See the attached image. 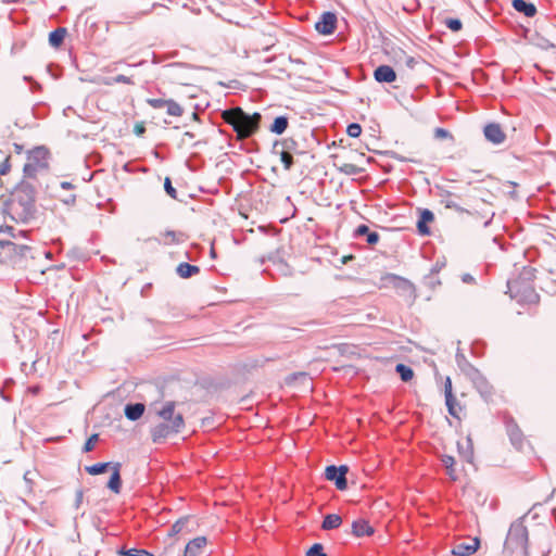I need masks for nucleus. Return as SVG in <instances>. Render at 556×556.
I'll return each mask as SVG.
<instances>
[{
  "label": "nucleus",
  "mask_w": 556,
  "mask_h": 556,
  "mask_svg": "<svg viewBox=\"0 0 556 556\" xmlns=\"http://www.w3.org/2000/svg\"><path fill=\"white\" fill-rule=\"evenodd\" d=\"M36 190L34 186L25 180L18 182L10 199L3 201L2 213L12 220L28 224L36 214Z\"/></svg>",
  "instance_id": "1"
},
{
  "label": "nucleus",
  "mask_w": 556,
  "mask_h": 556,
  "mask_svg": "<svg viewBox=\"0 0 556 556\" xmlns=\"http://www.w3.org/2000/svg\"><path fill=\"white\" fill-rule=\"evenodd\" d=\"M222 118L232 127L238 139H245L252 137L258 130L262 115L258 112L249 114L240 106H235L224 110Z\"/></svg>",
  "instance_id": "2"
},
{
  "label": "nucleus",
  "mask_w": 556,
  "mask_h": 556,
  "mask_svg": "<svg viewBox=\"0 0 556 556\" xmlns=\"http://www.w3.org/2000/svg\"><path fill=\"white\" fill-rule=\"evenodd\" d=\"M528 529L522 517L510 525L504 543V551L511 554L518 552L521 556H528Z\"/></svg>",
  "instance_id": "3"
},
{
  "label": "nucleus",
  "mask_w": 556,
  "mask_h": 556,
  "mask_svg": "<svg viewBox=\"0 0 556 556\" xmlns=\"http://www.w3.org/2000/svg\"><path fill=\"white\" fill-rule=\"evenodd\" d=\"M185 428V419L181 413H178L172 422H160L150 430L151 440L155 444L163 443L167 438L180 433Z\"/></svg>",
  "instance_id": "4"
},
{
  "label": "nucleus",
  "mask_w": 556,
  "mask_h": 556,
  "mask_svg": "<svg viewBox=\"0 0 556 556\" xmlns=\"http://www.w3.org/2000/svg\"><path fill=\"white\" fill-rule=\"evenodd\" d=\"M350 468L348 465H328L325 468V478L334 483L336 488L340 491L348 489L346 473Z\"/></svg>",
  "instance_id": "5"
},
{
  "label": "nucleus",
  "mask_w": 556,
  "mask_h": 556,
  "mask_svg": "<svg viewBox=\"0 0 556 556\" xmlns=\"http://www.w3.org/2000/svg\"><path fill=\"white\" fill-rule=\"evenodd\" d=\"M467 378L485 402H489L492 399L494 393L493 386L478 368Z\"/></svg>",
  "instance_id": "6"
},
{
  "label": "nucleus",
  "mask_w": 556,
  "mask_h": 556,
  "mask_svg": "<svg viewBox=\"0 0 556 556\" xmlns=\"http://www.w3.org/2000/svg\"><path fill=\"white\" fill-rule=\"evenodd\" d=\"M338 25L337 14L332 11H325L315 23V30L323 36L332 35Z\"/></svg>",
  "instance_id": "7"
},
{
  "label": "nucleus",
  "mask_w": 556,
  "mask_h": 556,
  "mask_svg": "<svg viewBox=\"0 0 556 556\" xmlns=\"http://www.w3.org/2000/svg\"><path fill=\"white\" fill-rule=\"evenodd\" d=\"M387 279L392 283V286L397 290V292L407 298L410 302L416 300V289L415 286L406 278L397 276L395 274H389Z\"/></svg>",
  "instance_id": "8"
},
{
  "label": "nucleus",
  "mask_w": 556,
  "mask_h": 556,
  "mask_svg": "<svg viewBox=\"0 0 556 556\" xmlns=\"http://www.w3.org/2000/svg\"><path fill=\"white\" fill-rule=\"evenodd\" d=\"M483 135L489 142L496 146L503 143L506 140V134L503 130L501 124L495 122L488 123L483 127Z\"/></svg>",
  "instance_id": "9"
},
{
  "label": "nucleus",
  "mask_w": 556,
  "mask_h": 556,
  "mask_svg": "<svg viewBox=\"0 0 556 556\" xmlns=\"http://www.w3.org/2000/svg\"><path fill=\"white\" fill-rule=\"evenodd\" d=\"M506 432L509 437L510 443L517 448L521 450L523 445V433L513 417L505 418Z\"/></svg>",
  "instance_id": "10"
},
{
  "label": "nucleus",
  "mask_w": 556,
  "mask_h": 556,
  "mask_svg": "<svg viewBox=\"0 0 556 556\" xmlns=\"http://www.w3.org/2000/svg\"><path fill=\"white\" fill-rule=\"evenodd\" d=\"M434 220V214L429 208H418V219L416 224L417 232L420 236H430L431 230L428 226Z\"/></svg>",
  "instance_id": "11"
},
{
  "label": "nucleus",
  "mask_w": 556,
  "mask_h": 556,
  "mask_svg": "<svg viewBox=\"0 0 556 556\" xmlns=\"http://www.w3.org/2000/svg\"><path fill=\"white\" fill-rule=\"evenodd\" d=\"M48 156L49 151L43 146L35 147L33 150L27 152L28 162L36 164L39 168H48Z\"/></svg>",
  "instance_id": "12"
},
{
  "label": "nucleus",
  "mask_w": 556,
  "mask_h": 556,
  "mask_svg": "<svg viewBox=\"0 0 556 556\" xmlns=\"http://www.w3.org/2000/svg\"><path fill=\"white\" fill-rule=\"evenodd\" d=\"M480 547V540L475 538L470 543L468 542H457L454 544L452 548V554L455 556H470L477 552Z\"/></svg>",
  "instance_id": "13"
},
{
  "label": "nucleus",
  "mask_w": 556,
  "mask_h": 556,
  "mask_svg": "<svg viewBox=\"0 0 556 556\" xmlns=\"http://www.w3.org/2000/svg\"><path fill=\"white\" fill-rule=\"evenodd\" d=\"M374 78L380 84H391L396 80V72L390 65H379L374 71Z\"/></svg>",
  "instance_id": "14"
},
{
  "label": "nucleus",
  "mask_w": 556,
  "mask_h": 556,
  "mask_svg": "<svg viewBox=\"0 0 556 556\" xmlns=\"http://www.w3.org/2000/svg\"><path fill=\"white\" fill-rule=\"evenodd\" d=\"M121 468L122 464L116 462L111 468L112 472L106 483V488L114 494H119L122 491L123 481L121 477Z\"/></svg>",
  "instance_id": "15"
},
{
  "label": "nucleus",
  "mask_w": 556,
  "mask_h": 556,
  "mask_svg": "<svg viewBox=\"0 0 556 556\" xmlns=\"http://www.w3.org/2000/svg\"><path fill=\"white\" fill-rule=\"evenodd\" d=\"M375 533V529L365 519H356L352 522V534L356 538L370 536Z\"/></svg>",
  "instance_id": "16"
},
{
  "label": "nucleus",
  "mask_w": 556,
  "mask_h": 556,
  "mask_svg": "<svg viewBox=\"0 0 556 556\" xmlns=\"http://www.w3.org/2000/svg\"><path fill=\"white\" fill-rule=\"evenodd\" d=\"M146 410V405L141 402L127 403L124 407V415L130 421L139 420Z\"/></svg>",
  "instance_id": "17"
},
{
  "label": "nucleus",
  "mask_w": 556,
  "mask_h": 556,
  "mask_svg": "<svg viewBox=\"0 0 556 556\" xmlns=\"http://www.w3.org/2000/svg\"><path fill=\"white\" fill-rule=\"evenodd\" d=\"M353 236H354V238L366 237V242L369 245L377 244L379 242V239H380L379 233L377 231L370 230V228L367 225H365V224L358 225L354 229Z\"/></svg>",
  "instance_id": "18"
},
{
  "label": "nucleus",
  "mask_w": 556,
  "mask_h": 556,
  "mask_svg": "<svg viewBox=\"0 0 556 556\" xmlns=\"http://www.w3.org/2000/svg\"><path fill=\"white\" fill-rule=\"evenodd\" d=\"M207 539L205 536H197L189 541L185 547L184 556H199L201 551L206 546Z\"/></svg>",
  "instance_id": "19"
},
{
  "label": "nucleus",
  "mask_w": 556,
  "mask_h": 556,
  "mask_svg": "<svg viewBox=\"0 0 556 556\" xmlns=\"http://www.w3.org/2000/svg\"><path fill=\"white\" fill-rule=\"evenodd\" d=\"M511 7L527 17H533L538 13L535 4L528 0H511Z\"/></svg>",
  "instance_id": "20"
},
{
  "label": "nucleus",
  "mask_w": 556,
  "mask_h": 556,
  "mask_svg": "<svg viewBox=\"0 0 556 556\" xmlns=\"http://www.w3.org/2000/svg\"><path fill=\"white\" fill-rule=\"evenodd\" d=\"M176 403L174 401L165 402L160 409H156V415L163 420L162 422H172L178 413L175 412Z\"/></svg>",
  "instance_id": "21"
},
{
  "label": "nucleus",
  "mask_w": 556,
  "mask_h": 556,
  "mask_svg": "<svg viewBox=\"0 0 556 556\" xmlns=\"http://www.w3.org/2000/svg\"><path fill=\"white\" fill-rule=\"evenodd\" d=\"M299 143L295 139L289 137L281 140H276L273 144V153L278 152L279 150H282L288 153L298 152Z\"/></svg>",
  "instance_id": "22"
},
{
  "label": "nucleus",
  "mask_w": 556,
  "mask_h": 556,
  "mask_svg": "<svg viewBox=\"0 0 556 556\" xmlns=\"http://www.w3.org/2000/svg\"><path fill=\"white\" fill-rule=\"evenodd\" d=\"M187 67L188 66L182 63H170L164 66L166 75L181 85H187V81H185V78L180 75L179 72Z\"/></svg>",
  "instance_id": "23"
},
{
  "label": "nucleus",
  "mask_w": 556,
  "mask_h": 556,
  "mask_svg": "<svg viewBox=\"0 0 556 556\" xmlns=\"http://www.w3.org/2000/svg\"><path fill=\"white\" fill-rule=\"evenodd\" d=\"M15 229L12 226L0 227V249H11L15 242L12 239L15 237Z\"/></svg>",
  "instance_id": "24"
},
{
  "label": "nucleus",
  "mask_w": 556,
  "mask_h": 556,
  "mask_svg": "<svg viewBox=\"0 0 556 556\" xmlns=\"http://www.w3.org/2000/svg\"><path fill=\"white\" fill-rule=\"evenodd\" d=\"M453 193L448 190L441 189L440 192V203L443 204L446 208L455 210L458 213H469L466 208L458 205L456 202H454L451 197Z\"/></svg>",
  "instance_id": "25"
},
{
  "label": "nucleus",
  "mask_w": 556,
  "mask_h": 556,
  "mask_svg": "<svg viewBox=\"0 0 556 556\" xmlns=\"http://www.w3.org/2000/svg\"><path fill=\"white\" fill-rule=\"evenodd\" d=\"M455 361L457 367L460 369V371L468 377L470 374H472L477 367H475L467 357L462 353L460 350H457L455 355Z\"/></svg>",
  "instance_id": "26"
},
{
  "label": "nucleus",
  "mask_w": 556,
  "mask_h": 556,
  "mask_svg": "<svg viewBox=\"0 0 556 556\" xmlns=\"http://www.w3.org/2000/svg\"><path fill=\"white\" fill-rule=\"evenodd\" d=\"M200 273V267L197 265H192L187 262H182L178 264L176 267V274L184 279L191 278L192 276Z\"/></svg>",
  "instance_id": "27"
},
{
  "label": "nucleus",
  "mask_w": 556,
  "mask_h": 556,
  "mask_svg": "<svg viewBox=\"0 0 556 556\" xmlns=\"http://www.w3.org/2000/svg\"><path fill=\"white\" fill-rule=\"evenodd\" d=\"M289 126V118L286 115H279L274 118L269 126V131L275 135H282Z\"/></svg>",
  "instance_id": "28"
},
{
  "label": "nucleus",
  "mask_w": 556,
  "mask_h": 556,
  "mask_svg": "<svg viewBox=\"0 0 556 556\" xmlns=\"http://www.w3.org/2000/svg\"><path fill=\"white\" fill-rule=\"evenodd\" d=\"M66 34L67 30L64 27H59L50 31L48 38L49 45L53 48H59L63 43Z\"/></svg>",
  "instance_id": "29"
},
{
  "label": "nucleus",
  "mask_w": 556,
  "mask_h": 556,
  "mask_svg": "<svg viewBox=\"0 0 556 556\" xmlns=\"http://www.w3.org/2000/svg\"><path fill=\"white\" fill-rule=\"evenodd\" d=\"M341 523H342V518L340 515L328 514L323 519L321 529L326 530V531L333 530V529L339 528L341 526Z\"/></svg>",
  "instance_id": "30"
},
{
  "label": "nucleus",
  "mask_w": 556,
  "mask_h": 556,
  "mask_svg": "<svg viewBox=\"0 0 556 556\" xmlns=\"http://www.w3.org/2000/svg\"><path fill=\"white\" fill-rule=\"evenodd\" d=\"M114 464V462L96 463L93 465L86 466L85 470L91 476H98L106 472Z\"/></svg>",
  "instance_id": "31"
},
{
  "label": "nucleus",
  "mask_w": 556,
  "mask_h": 556,
  "mask_svg": "<svg viewBox=\"0 0 556 556\" xmlns=\"http://www.w3.org/2000/svg\"><path fill=\"white\" fill-rule=\"evenodd\" d=\"M457 450L459 455L463 457L464 460L467 463H471L473 459V445L470 437L466 440V446H464L462 443H457Z\"/></svg>",
  "instance_id": "32"
},
{
  "label": "nucleus",
  "mask_w": 556,
  "mask_h": 556,
  "mask_svg": "<svg viewBox=\"0 0 556 556\" xmlns=\"http://www.w3.org/2000/svg\"><path fill=\"white\" fill-rule=\"evenodd\" d=\"M441 463L445 467L446 473L448 475L450 479L456 481L458 479V476L456 475L455 470V458L451 455H442Z\"/></svg>",
  "instance_id": "33"
},
{
  "label": "nucleus",
  "mask_w": 556,
  "mask_h": 556,
  "mask_svg": "<svg viewBox=\"0 0 556 556\" xmlns=\"http://www.w3.org/2000/svg\"><path fill=\"white\" fill-rule=\"evenodd\" d=\"M11 249H15L16 252H15V264L18 263L21 260H25V258H34L35 256L31 255V248L29 245H26V244H16L14 243L13 247H11Z\"/></svg>",
  "instance_id": "34"
},
{
  "label": "nucleus",
  "mask_w": 556,
  "mask_h": 556,
  "mask_svg": "<svg viewBox=\"0 0 556 556\" xmlns=\"http://www.w3.org/2000/svg\"><path fill=\"white\" fill-rule=\"evenodd\" d=\"M395 372L400 376L403 382H408L414 377L413 368L403 363H399L395 365Z\"/></svg>",
  "instance_id": "35"
},
{
  "label": "nucleus",
  "mask_w": 556,
  "mask_h": 556,
  "mask_svg": "<svg viewBox=\"0 0 556 556\" xmlns=\"http://www.w3.org/2000/svg\"><path fill=\"white\" fill-rule=\"evenodd\" d=\"M166 113L170 116H181L184 114L182 106L174 99H167L165 104Z\"/></svg>",
  "instance_id": "36"
},
{
  "label": "nucleus",
  "mask_w": 556,
  "mask_h": 556,
  "mask_svg": "<svg viewBox=\"0 0 556 556\" xmlns=\"http://www.w3.org/2000/svg\"><path fill=\"white\" fill-rule=\"evenodd\" d=\"M445 405H446L448 414L452 417L460 419L459 415H458V410H460L462 407L457 403V400H456L455 395H453L451 399L450 397H445Z\"/></svg>",
  "instance_id": "37"
},
{
  "label": "nucleus",
  "mask_w": 556,
  "mask_h": 556,
  "mask_svg": "<svg viewBox=\"0 0 556 556\" xmlns=\"http://www.w3.org/2000/svg\"><path fill=\"white\" fill-rule=\"evenodd\" d=\"M338 170L342 174H345V175H359L363 173V168L354 165V164H351V163H343L342 165L340 166H337Z\"/></svg>",
  "instance_id": "38"
},
{
  "label": "nucleus",
  "mask_w": 556,
  "mask_h": 556,
  "mask_svg": "<svg viewBox=\"0 0 556 556\" xmlns=\"http://www.w3.org/2000/svg\"><path fill=\"white\" fill-rule=\"evenodd\" d=\"M275 154L279 155L280 156V161L285 167L286 170H290L291 167L293 166L294 164V159H293V154L292 153H288V152H285L282 150H279L278 149V152H276Z\"/></svg>",
  "instance_id": "39"
},
{
  "label": "nucleus",
  "mask_w": 556,
  "mask_h": 556,
  "mask_svg": "<svg viewBox=\"0 0 556 556\" xmlns=\"http://www.w3.org/2000/svg\"><path fill=\"white\" fill-rule=\"evenodd\" d=\"M189 520H190L189 516H184V517L179 518L178 520H176L175 523L170 528L169 534L176 535V534L180 533L184 530V528L188 525Z\"/></svg>",
  "instance_id": "40"
},
{
  "label": "nucleus",
  "mask_w": 556,
  "mask_h": 556,
  "mask_svg": "<svg viewBox=\"0 0 556 556\" xmlns=\"http://www.w3.org/2000/svg\"><path fill=\"white\" fill-rule=\"evenodd\" d=\"M118 554L122 556H154V554H152L151 552L140 548H122L119 549Z\"/></svg>",
  "instance_id": "41"
},
{
  "label": "nucleus",
  "mask_w": 556,
  "mask_h": 556,
  "mask_svg": "<svg viewBox=\"0 0 556 556\" xmlns=\"http://www.w3.org/2000/svg\"><path fill=\"white\" fill-rule=\"evenodd\" d=\"M113 84H128V85H134V80L126 76V75H123V74H119L115 77H111V78H106L104 80V85L106 86H110V85H113Z\"/></svg>",
  "instance_id": "42"
},
{
  "label": "nucleus",
  "mask_w": 556,
  "mask_h": 556,
  "mask_svg": "<svg viewBox=\"0 0 556 556\" xmlns=\"http://www.w3.org/2000/svg\"><path fill=\"white\" fill-rule=\"evenodd\" d=\"M164 191L172 199L182 202V200L178 198L177 190L173 186L172 179L169 177H165L164 179Z\"/></svg>",
  "instance_id": "43"
},
{
  "label": "nucleus",
  "mask_w": 556,
  "mask_h": 556,
  "mask_svg": "<svg viewBox=\"0 0 556 556\" xmlns=\"http://www.w3.org/2000/svg\"><path fill=\"white\" fill-rule=\"evenodd\" d=\"M14 383H15V382H14V380H13L12 378H8V379H5V380L3 381V386H2V388L0 389V395H1V397H2L5 402H8V403L12 402V399H11V396L9 395L8 391H9V390L14 386Z\"/></svg>",
  "instance_id": "44"
},
{
  "label": "nucleus",
  "mask_w": 556,
  "mask_h": 556,
  "mask_svg": "<svg viewBox=\"0 0 556 556\" xmlns=\"http://www.w3.org/2000/svg\"><path fill=\"white\" fill-rule=\"evenodd\" d=\"M536 41L534 42L536 47H539L542 50H552L555 48V45L547 38L536 34Z\"/></svg>",
  "instance_id": "45"
},
{
  "label": "nucleus",
  "mask_w": 556,
  "mask_h": 556,
  "mask_svg": "<svg viewBox=\"0 0 556 556\" xmlns=\"http://www.w3.org/2000/svg\"><path fill=\"white\" fill-rule=\"evenodd\" d=\"M444 24L454 33L459 31L463 28V22L457 17H447L445 18Z\"/></svg>",
  "instance_id": "46"
},
{
  "label": "nucleus",
  "mask_w": 556,
  "mask_h": 556,
  "mask_svg": "<svg viewBox=\"0 0 556 556\" xmlns=\"http://www.w3.org/2000/svg\"><path fill=\"white\" fill-rule=\"evenodd\" d=\"M305 556H328L324 551L321 543H314L307 551Z\"/></svg>",
  "instance_id": "47"
},
{
  "label": "nucleus",
  "mask_w": 556,
  "mask_h": 556,
  "mask_svg": "<svg viewBox=\"0 0 556 556\" xmlns=\"http://www.w3.org/2000/svg\"><path fill=\"white\" fill-rule=\"evenodd\" d=\"M39 167L36 164L27 162L23 167L24 177L35 178Z\"/></svg>",
  "instance_id": "48"
},
{
  "label": "nucleus",
  "mask_w": 556,
  "mask_h": 556,
  "mask_svg": "<svg viewBox=\"0 0 556 556\" xmlns=\"http://www.w3.org/2000/svg\"><path fill=\"white\" fill-rule=\"evenodd\" d=\"M99 440V434L98 433H93L91 434L85 442L84 446H83V452L84 453H88V452H91L93 448H94V445L96 443L98 442Z\"/></svg>",
  "instance_id": "49"
},
{
  "label": "nucleus",
  "mask_w": 556,
  "mask_h": 556,
  "mask_svg": "<svg viewBox=\"0 0 556 556\" xmlns=\"http://www.w3.org/2000/svg\"><path fill=\"white\" fill-rule=\"evenodd\" d=\"M296 380H303V381H308L309 380V377L306 372H303V371H300V372H293L291 375H289L287 378H286V383L287 384H291L293 383L294 381Z\"/></svg>",
  "instance_id": "50"
},
{
  "label": "nucleus",
  "mask_w": 556,
  "mask_h": 556,
  "mask_svg": "<svg viewBox=\"0 0 556 556\" xmlns=\"http://www.w3.org/2000/svg\"><path fill=\"white\" fill-rule=\"evenodd\" d=\"M3 252H0V262H11L15 264V249H1Z\"/></svg>",
  "instance_id": "51"
},
{
  "label": "nucleus",
  "mask_w": 556,
  "mask_h": 556,
  "mask_svg": "<svg viewBox=\"0 0 556 556\" xmlns=\"http://www.w3.org/2000/svg\"><path fill=\"white\" fill-rule=\"evenodd\" d=\"M346 134L351 138H357L362 134V126L358 123H351L346 127Z\"/></svg>",
  "instance_id": "52"
},
{
  "label": "nucleus",
  "mask_w": 556,
  "mask_h": 556,
  "mask_svg": "<svg viewBox=\"0 0 556 556\" xmlns=\"http://www.w3.org/2000/svg\"><path fill=\"white\" fill-rule=\"evenodd\" d=\"M485 343L483 341H475L471 344V354L482 356L484 354Z\"/></svg>",
  "instance_id": "53"
},
{
  "label": "nucleus",
  "mask_w": 556,
  "mask_h": 556,
  "mask_svg": "<svg viewBox=\"0 0 556 556\" xmlns=\"http://www.w3.org/2000/svg\"><path fill=\"white\" fill-rule=\"evenodd\" d=\"M164 236L166 238H169L170 239V243H180L184 241L182 237H184V233L179 232L177 233L176 231L174 230H166L164 232Z\"/></svg>",
  "instance_id": "54"
},
{
  "label": "nucleus",
  "mask_w": 556,
  "mask_h": 556,
  "mask_svg": "<svg viewBox=\"0 0 556 556\" xmlns=\"http://www.w3.org/2000/svg\"><path fill=\"white\" fill-rule=\"evenodd\" d=\"M166 100L162 98H148L147 103L153 109H163L165 108Z\"/></svg>",
  "instance_id": "55"
},
{
  "label": "nucleus",
  "mask_w": 556,
  "mask_h": 556,
  "mask_svg": "<svg viewBox=\"0 0 556 556\" xmlns=\"http://www.w3.org/2000/svg\"><path fill=\"white\" fill-rule=\"evenodd\" d=\"M435 139H453V135L445 128L437 127L434 129Z\"/></svg>",
  "instance_id": "56"
},
{
  "label": "nucleus",
  "mask_w": 556,
  "mask_h": 556,
  "mask_svg": "<svg viewBox=\"0 0 556 556\" xmlns=\"http://www.w3.org/2000/svg\"><path fill=\"white\" fill-rule=\"evenodd\" d=\"M424 283L431 289H434L437 286L441 285V281L434 278V275L428 274L424 277Z\"/></svg>",
  "instance_id": "57"
},
{
  "label": "nucleus",
  "mask_w": 556,
  "mask_h": 556,
  "mask_svg": "<svg viewBox=\"0 0 556 556\" xmlns=\"http://www.w3.org/2000/svg\"><path fill=\"white\" fill-rule=\"evenodd\" d=\"M525 293H527L525 299L530 303H534L539 300V294L529 286L525 288Z\"/></svg>",
  "instance_id": "58"
},
{
  "label": "nucleus",
  "mask_w": 556,
  "mask_h": 556,
  "mask_svg": "<svg viewBox=\"0 0 556 556\" xmlns=\"http://www.w3.org/2000/svg\"><path fill=\"white\" fill-rule=\"evenodd\" d=\"M453 395H454V393H453L452 380L450 377H446L445 381H444V396L451 399Z\"/></svg>",
  "instance_id": "59"
},
{
  "label": "nucleus",
  "mask_w": 556,
  "mask_h": 556,
  "mask_svg": "<svg viewBox=\"0 0 556 556\" xmlns=\"http://www.w3.org/2000/svg\"><path fill=\"white\" fill-rule=\"evenodd\" d=\"M67 255L74 260H81L85 257V253L78 248L71 249Z\"/></svg>",
  "instance_id": "60"
},
{
  "label": "nucleus",
  "mask_w": 556,
  "mask_h": 556,
  "mask_svg": "<svg viewBox=\"0 0 556 556\" xmlns=\"http://www.w3.org/2000/svg\"><path fill=\"white\" fill-rule=\"evenodd\" d=\"M146 132L144 122H138L134 126V134L138 137H141Z\"/></svg>",
  "instance_id": "61"
},
{
  "label": "nucleus",
  "mask_w": 556,
  "mask_h": 556,
  "mask_svg": "<svg viewBox=\"0 0 556 556\" xmlns=\"http://www.w3.org/2000/svg\"><path fill=\"white\" fill-rule=\"evenodd\" d=\"M518 285H519V281H518V280H513V281L508 280V281H507V287H508V290H509V292H510V296H511V298H515V296H516V294H514V292H515V291H516V292H519Z\"/></svg>",
  "instance_id": "62"
},
{
  "label": "nucleus",
  "mask_w": 556,
  "mask_h": 556,
  "mask_svg": "<svg viewBox=\"0 0 556 556\" xmlns=\"http://www.w3.org/2000/svg\"><path fill=\"white\" fill-rule=\"evenodd\" d=\"M445 266V261L437 260L435 264L431 267L430 273L437 275Z\"/></svg>",
  "instance_id": "63"
},
{
  "label": "nucleus",
  "mask_w": 556,
  "mask_h": 556,
  "mask_svg": "<svg viewBox=\"0 0 556 556\" xmlns=\"http://www.w3.org/2000/svg\"><path fill=\"white\" fill-rule=\"evenodd\" d=\"M83 498H84V491H83V489L76 490V492H75V502H74L75 508H79V506L83 503Z\"/></svg>",
  "instance_id": "64"
}]
</instances>
